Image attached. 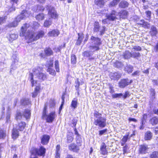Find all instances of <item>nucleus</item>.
<instances>
[{"label":"nucleus","instance_id":"obj_1","mask_svg":"<svg viewBox=\"0 0 158 158\" xmlns=\"http://www.w3.org/2000/svg\"><path fill=\"white\" fill-rule=\"evenodd\" d=\"M29 24H24L21 27V32L20 34V35L21 36H23L25 35L26 39L29 40L28 43L35 41L44 37L45 33L42 31H38L35 33L33 31H30L28 30L26 34L27 29L29 27Z\"/></svg>","mask_w":158,"mask_h":158},{"label":"nucleus","instance_id":"obj_2","mask_svg":"<svg viewBox=\"0 0 158 158\" xmlns=\"http://www.w3.org/2000/svg\"><path fill=\"white\" fill-rule=\"evenodd\" d=\"M43 71V69L42 67L39 66H36L32 69L33 72L30 73L29 75V79L30 80L32 86H33L35 83H36L37 80L33 79V75L35 76V78L40 81H44L46 78V75L44 73H42Z\"/></svg>","mask_w":158,"mask_h":158},{"label":"nucleus","instance_id":"obj_3","mask_svg":"<svg viewBox=\"0 0 158 158\" xmlns=\"http://www.w3.org/2000/svg\"><path fill=\"white\" fill-rule=\"evenodd\" d=\"M90 42L92 45L89 46V48L92 52H94L100 49L99 46L102 44L100 38L92 36L90 39Z\"/></svg>","mask_w":158,"mask_h":158},{"label":"nucleus","instance_id":"obj_4","mask_svg":"<svg viewBox=\"0 0 158 158\" xmlns=\"http://www.w3.org/2000/svg\"><path fill=\"white\" fill-rule=\"evenodd\" d=\"M47 105L45 104L43 112L42 118L43 119H45L47 122L52 123L54 120L56 116L55 112H52L50 113L48 115H47Z\"/></svg>","mask_w":158,"mask_h":158},{"label":"nucleus","instance_id":"obj_5","mask_svg":"<svg viewBox=\"0 0 158 158\" xmlns=\"http://www.w3.org/2000/svg\"><path fill=\"white\" fill-rule=\"evenodd\" d=\"M46 149L43 146L39 148H33L31 151V154L35 155L43 156L45 155Z\"/></svg>","mask_w":158,"mask_h":158},{"label":"nucleus","instance_id":"obj_6","mask_svg":"<svg viewBox=\"0 0 158 158\" xmlns=\"http://www.w3.org/2000/svg\"><path fill=\"white\" fill-rule=\"evenodd\" d=\"M46 8L48 10V15L50 18L55 19L57 17L56 12L53 7L48 5L46 6Z\"/></svg>","mask_w":158,"mask_h":158},{"label":"nucleus","instance_id":"obj_7","mask_svg":"<svg viewBox=\"0 0 158 158\" xmlns=\"http://www.w3.org/2000/svg\"><path fill=\"white\" fill-rule=\"evenodd\" d=\"M106 119L103 117L99 119H94V124L96 126L102 128L105 127L106 125Z\"/></svg>","mask_w":158,"mask_h":158},{"label":"nucleus","instance_id":"obj_8","mask_svg":"<svg viewBox=\"0 0 158 158\" xmlns=\"http://www.w3.org/2000/svg\"><path fill=\"white\" fill-rule=\"evenodd\" d=\"M132 82L131 80L129 81L127 79H122L118 83V86L120 88H124L131 83Z\"/></svg>","mask_w":158,"mask_h":158},{"label":"nucleus","instance_id":"obj_9","mask_svg":"<svg viewBox=\"0 0 158 158\" xmlns=\"http://www.w3.org/2000/svg\"><path fill=\"white\" fill-rule=\"evenodd\" d=\"M29 14L26 11H22L21 14L17 16L15 20L18 23L21 20L25 18L28 17Z\"/></svg>","mask_w":158,"mask_h":158},{"label":"nucleus","instance_id":"obj_10","mask_svg":"<svg viewBox=\"0 0 158 158\" xmlns=\"http://www.w3.org/2000/svg\"><path fill=\"white\" fill-rule=\"evenodd\" d=\"M69 149L71 151L75 152H78L80 150L79 146L74 143H71L68 146Z\"/></svg>","mask_w":158,"mask_h":158},{"label":"nucleus","instance_id":"obj_11","mask_svg":"<svg viewBox=\"0 0 158 158\" xmlns=\"http://www.w3.org/2000/svg\"><path fill=\"white\" fill-rule=\"evenodd\" d=\"M59 34V30L57 29H55L49 31L48 33V35L49 36L56 37L58 36Z\"/></svg>","mask_w":158,"mask_h":158},{"label":"nucleus","instance_id":"obj_12","mask_svg":"<svg viewBox=\"0 0 158 158\" xmlns=\"http://www.w3.org/2000/svg\"><path fill=\"white\" fill-rule=\"evenodd\" d=\"M50 136L47 135H43L41 140V143L43 145L47 144L49 142Z\"/></svg>","mask_w":158,"mask_h":158},{"label":"nucleus","instance_id":"obj_13","mask_svg":"<svg viewBox=\"0 0 158 158\" xmlns=\"http://www.w3.org/2000/svg\"><path fill=\"white\" fill-rule=\"evenodd\" d=\"M14 126H16V129H17V130L22 131L24 129L26 126V123L24 122H21L19 123L17 126V125H15Z\"/></svg>","mask_w":158,"mask_h":158},{"label":"nucleus","instance_id":"obj_14","mask_svg":"<svg viewBox=\"0 0 158 158\" xmlns=\"http://www.w3.org/2000/svg\"><path fill=\"white\" fill-rule=\"evenodd\" d=\"M116 12L112 10L111 13L107 15V19L110 20L114 21L116 19Z\"/></svg>","mask_w":158,"mask_h":158},{"label":"nucleus","instance_id":"obj_15","mask_svg":"<svg viewBox=\"0 0 158 158\" xmlns=\"http://www.w3.org/2000/svg\"><path fill=\"white\" fill-rule=\"evenodd\" d=\"M106 146L104 143H102L100 147V151L101 154L105 155L107 154V152L106 149Z\"/></svg>","mask_w":158,"mask_h":158},{"label":"nucleus","instance_id":"obj_16","mask_svg":"<svg viewBox=\"0 0 158 158\" xmlns=\"http://www.w3.org/2000/svg\"><path fill=\"white\" fill-rule=\"evenodd\" d=\"M158 32V29L154 25L152 26L151 27L150 33L152 36H155Z\"/></svg>","mask_w":158,"mask_h":158},{"label":"nucleus","instance_id":"obj_17","mask_svg":"<svg viewBox=\"0 0 158 158\" xmlns=\"http://www.w3.org/2000/svg\"><path fill=\"white\" fill-rule=\"evenodd\" d=\"M16 126H13V128L12 133V137L13 139H16L19 135V133L17 129H16Z\"/></svg>","mask_w":158,"mask_h":158},{"label":"nucleus","instance_id":"obj_18","mask_svg":"<svg viewBox=\"0 0 158 158\" xmlns=\"http://www.w3.org/2000/svg\"><path fill=\"white\" fill-rule=\"evenodd\" d=\"M121 77V74L118 73H111L110 74L111 79L113 80H118Z\"/></svg>","mask_w":158,"mask_h":158},{"label":"nucleus","instance_id":"obj_19","mask_svg":"<svg viewBox=\"0 0 158 158\" xmlns=\"http://www.w3.org/2000/svg\"><path fill=\"white\" fill-rule=\"evenodd\" d=\"M148 146L146 145H141L140 146L139 151L141 153L145 154L148 151Z\"/></svg>","mask_w":158,"mask_h":158},{"label":"nucleus","instance_id":"obj_20","mask_svg":"<svg viewBox=\"0 0 158 158\" xmlns=\"http://www.w3.org/2000/svg\"><path fill=\"white\" fill-rule=\"evenodd\" d=\"M73 140V134L71 132H68L67 135V142L68 143H71Z\"/></svg>","mask_w":158,"mask_h":158},{"label":"nucleus","instance_id":"obj_21","mask_svg":"<svg viewBox=\"0 0 158 158\" xmlns=\"http://www.w3.org/2000/svg\"><path fill=\"white\" fill-rule=\"evenodd\" d=\"M149 122L152 126H154L158 124V117L156 116L152 117L150 119Z\"/></svg>","mask_w":158,"mask_h":158},{"label":"nucleus","instance_id":"obj_22","mask_svg":"<svg viewBox=\"0 0 158 158\" xmlns=\"http://www.w3.org/2000/svg\"><path fill=\"white\" fill-rule=\"evenodd\" d=\"M152 137V133L149 131L146 132L144 135V139L145 140H150Z\"/></svg>","mask_w":158,"mask_h":158},{"label":"nucleus","instance_id":"obj_23","mask_svg":"<svg viewBox=\"0 0 158 158\" xmlns=\"http://www.w3.org/2000/svg\"><path fill=\"white\" fill-rule=\"evenodd\" d=\"M118 15L120 18L125 19L127 17L128 15V12L126 10H123L121 11L118 13Z\"/></svg>","mask_w":158,"mask_h":158},{"label":"nucleus","instance_id":"obj_24","mask_svg":"<svg viewBox=\"0 0 158 158\" xmlns=\"http://www.w3.org/2000/svg\"><path fill=\"white\" fill-rule=\"evenodd\" d=\"M128 3L125 0L121 1L119 5V7L121 8H126L128 6Z\"/></svg>","mask_w":158,"mask_h":158},{"label":"nucleus","instance_id":"obj_25","mask_svg":"<svg viewBox=\"0 0 158 158\" xmlns=\"http://www.w3.org/2000/svg\"><path fill=\"white\" fill-rule=\"evenodd\" d=\"M60 145H57L56 147L55 158H60Z\"/></svg>","mask_w":158,"mask_h":158},{"label":"nucleus","instance_id":"obj_26","mask_svg":"<svg viewBox=\"0 0 158 158\" xmlns=\"http://www.w3.org/2000/svg\"><path fill=\"white\" fill-rule=\"evenodd\" d=\"M123 56L125 59H128L131 57V53L129 51H126L123 53Z\"/></svg>","mask_w":158,"mask_h":158},{"label":"nucleus","instance_id":"obj_27","mask_svg":"<svg viewBox=\"0 0 158 158\" xmlns=\"http://www.w3.org/2000/svg\"><path fill=\"white\" fill-rule=\"evenodd\" d=\"M133 67L130 65L127 64L124 68V70L128 73H131L133 71Z\"/></svg>","mask_w":158,"mask_h":158},{"label":"nucleus","instance_id":"obj_28","mask_svg":"<svg viewBox=\"0 0 158 158\" xmlns=\"http://www.w3.org/2000/svg\"><path fill=\"white\" fill-rule=\"evenodd\" d=\"M30 115V110L28 109L26 110L23 114V116L26 119L29 118Z\"/></svg>","mask_w":158,"mask_h":158},{"label":"nucleus","instance_id":"obj_29","mask_svg":"<svg viewBox=\"0 0 158 158\" xmlns=\"http://www.w3.org/2000/svg\"><path fill=\"white\" fill-rule=\"evenodd\" d=\"M94 28L93 30L94 32H97L99 31L100 30V26L99 23L98 22H95L94 23Z\"/></svg>","mask_w":158,"mask_h":158},{"label":"nucleus","instance_id":"obj_30","mask_svg":"<svg viewBox=\"0 0 158 158\" xmlns=\"http://www.w3.org/2000/svg\"><path fill=\"white\" fill-rule=\"evenodd\" d=\"M78 39L76 42V44L77 45H79L82 42V40L84 38V36L82 34H80L79 33L78 34Z\"/></svg>","mask_w":158,"mask_h":158},{"label":"nucleus","instance_id":"obj_31","mask_svg":"<svg viewBox=\"0 0 158 158\" xmlns=\"http://www.w3.org/2000/svg\"><path fill=\"white\" fill-rule=\"evenodd\" d=\"M18 37V35L15 34H11L9 35V40L10 42H12L13 40L17 39Z\"/></svg>","mask_w":158,"mask_h":158},{"label":"nucleus","instance_id":"obj_32","mask_svg":"<svg viewBox=\"0 0 158 158\" xmlns=\"http://www.w3.org/2000/svg\"><path fill=\"white\" fill-rule=\"evenodd\" d=\"M40 89V87L39 86H36L35 89L34 91L32 93V97L33 98L35 97L39 93Z\"/></svg>","mask_w":158,"mask_h":158},{"label":"nucleus","instance_id":"obj_33","mask_svg":"<svg viewBox=\"0 0 158 158\" xmlns=\"http://www.w3.org/2000/svg\"><path fill=\"white\" fill-rule=\"evenodd\" d=\"M52 23V21L49 19V20H46L45 21L44 26L46 27H49L51 25Z\"/></svg>","mask_w":158,"mask_h":158},{"label":"nucleus","instance_id":"obj_34","mask_svg":"<svg viewBox=\"0 0 158 158\" xmlns=\"http://www.w3.org/2000/svg\"><path fill=\"white\" fill-rule=\"evenodd\" d=\"M36 19L39 21L42 20L44 19V15L43 13L39 14L35 17Z\"/></svg>","mask_w":158,"mask_h":158},{"label":"nucleus","instance_id":"obj_35","mask_svg":"<svg viewBox=\"0 0 158 158\" xmlns=\"http://www.w3.org/2000/svg\"><path fill=\"white\" fill-rule=\"evenodd\" d=\"M44 52L46 55L50 56L52 54V51L50 48H46L44 50Z\"/></svg>","mask_w":158,"mask_h":158},{"label":"nucleus","instance_id":"obj_36","mask_svg":"<svg viewBox=\"0 0 158 158\" xmlns=\"http://www.w3.org/2000/svg\"><path fill=\"white\" fill-rule=\"evenodd\" d=\"M21 104L23 105H27L30 104V101L28 98H24L22 99L21 101Z\"/></svg>","mask_w":158,"mask_h":158},{"label":"nucleus","instance_id":"obj_37","mask_svg":"<svg viewBox=\"0 0 158 158\" xmlns=\"http://www.w3.org/2000/svg\"><path fill=\"white\" fill-rule=\"evenodd\" d=\"M140 56L141 55L139 52H135L131 53V57L136 59H138V58L140 57Z\"/></svg>","mask_w":158,"mask_h":158},{"label":"nucleus","instance_id":"obj_38","mask_svg":"<svg viewBox=\"0 0 158 158\" xmlns=\"http://www.w3.org/2000/svg\"><path fill=\"white\" fill-rule=\"evenodd\" d=\"M18 23L15 20L8 24L7 26L9 27H15L18 25Z\"/></svg>","mask_w":158,"mask_h":158},{"label":"nucleus","instance_id":"obj_39","mask_svg":"<svg viewBox=\"0 0 158 158\" xmlns=\"http://www.w3.org/2000/svg\"><path fill=\"white\" fill-rule=\"evenodd\" d=\"M6 135V131L1 129H0V138L4 139Z\"/></svg>","mask_w":158,"mask_h":158},{"label":"nucleus","instance_id":"obj_40","mask_svg":"<svg viewBox=\"0 0 158 158\" xmlns=\"http://www.w3.org/2000/svg\"><path fill=\"white\" fill-rule=\"evenodd\" d=\"M94 2L96 5L100 6L103 5L104 3V1L102 0H95Z\"/></svg>","mask_w":158,"mask_h":158},{"label":"nucleus","instance_id":"obj_41","mask_svg":"<svg viewBox=\"0 0 158 158\" xmlns=\"http://www.w3.org/2000/svg\"><path fill=\"white\" fill-rule=\"evenodd\" d=\"M94 116L96 118V119H99L102 117L101 114L98 111H96L94 112ZM96 119V118H95Z\"/></svg>","mask_w":158,"mask_h":158},{"label":"nucleus","instance_id":"obj_42","mask_svg":"<svg viewBox=\"0 0 158 158\" xmlns=\"http://www.w3.org/2000/svg\"><path fill=\"white\" fill-rule=\"evenodd\" d=\"M36 9L35 12H39V11H43L44 10V8L41 6L38 5L35 7V9Z\"/></svg>","mask_w":158,"mask_h":158},{"label":"nucleus","instance_id":"obj_43","mask_svg":"<svg viewBox=\"0 0 158 158\" xmlns=\"http://www.w3.org/2000/svg\"><path fill=\"white\" fill-rule=\"evenodd\" d=\"M92 55L93 54L92 53V52L89 51H85L83 53V55L84 56L86 57H89Z\"/></svg>","mask_w":158,"mask_h":158},{"label":"nucleus","instance_id":"obj_44","mask_svg":"<svg viewBox=\"0 0 158 158\" xmlns=\"http://www.w3.org/2000/svg\"><path fill=\"white\" fill-rule=\"evenodd\" d=\"M55 67L56 71L58 72H60V69L59 67V62L58 60H56L55 62Z\"/></svg>","mask_w":158,"mask_h":158},{"label":"nucleus","instance_id":"obj_45","mask_svg":"<svg viewBox=\"0 0 158 158\" xmlns=\"http://www.w3.org/2000/svg\"><path fill=\"white\" fill-rule=\"evenodd\" d=\"M77 122H73V126L72 127H75L74 128V130L75 131V134L77 135V137H80V135L78 133L77 131V129L75 127L76 124Z\"/></svg>","mask_w":158,"mask_h":158},{"label":"nucleus","instance_id":"obj_46","mask_svg":"<svg viewBox=\"0 0 158 158\" xmlns=\"http://www.w3.org/2000/svg\"><path fill=\"white\" fill-rule=\"evenodd\" d=\"M47 71L51 75H56V73L55 70L52 69L48 68L47 69Z\"/></svg>","mask_w":158,"mask_h":158},{"label":"nucleus","instance_id":"obj_47","mask_svg":"<svg viewBox=\"0 0 158 158\" xmlns=\"http://www.w3.org/2000/svg\"><path fill=\"white\" fill-rule=\"evenodd\" d=\"M71 62L73 64H75L76 63V57L74 54L72 55L71 56Z\"/></svg>","mask_w":158,"mask_h":158},{"label":"nucleus","instance_id":"obj_48","mask_svg":"<svg viewBox=\"0 0 158 158\" xmlns=\"http://www.w3.org/2000/svg\"><path fill=\"white\" fill-rule=\"evenodd\" d=\"M76 141L78 144V146H79L81 145V143L82 142V140L81 138L80 137H76Z\"/></svg>","mask_w":158,"mask_h":158},{"label":"nucleus","instance_id":"obj_49","mask_svg":"<svg viewBox=\"0 0 158 158\" xmlns=\"http://www.w3.org/2000/svg\"><path fill=\"white\" fill-rule=\"evenodd\" d=\"M22 118V114L19 112H17L15 118L17 120H20Z\"/></svg>","mask_w":158,"mask_h":158},{"label":"nucleus","instance_id":"obj_50","mask_svg":"<svg viewBox=\"0 0 158 158\" xmlns=\"http://www.w3.org/2000/svg\"><path fill=\"white\" fill-rule=\"evenodd\" d=\"M77 100H73L71 103V106L75 109L77 106Z\"/></svg>","mask_w":158,"mask_h":158},{"label":"nucleus","instance_id":"obj_51","mask_svg":"<svg viewBox=\"0 0 158 158\" xmlns=\"http://www.w3.org/2000/svg\"><path fill=\"white\" fill-rule=\"evenodd\" d=\"M120 0H113L112 2H111L110 4V6H114L115 5H117L118 2H119Z\"/></svg>","mask_w":158,"mask_h":158},{"label":"nucleus","instance_id":"obj_52","mask_svg":"<svg viewBox=\"0 0 158 158\" xmlns=\"http://www.w3.org/2000/svg\"><path fill=\"white\" fill-rule=\"evenodd\" d=\"M150 158H158V152H154L150 156Z\"/></svg>","mask_w":158,"mask_h":158},{"label":"nucleus","instance_id":"obj_53","mask_svg":"<svg viewBox=\"0 0 158 158\" xmlns=\"http://www.w3.org/2000/svg\"><path fill=\"white\" fill-rule=\"evenodd\" d=\"M107 131L108 130L107 129L99 131H98L99 135L101 136L105 134L107 132Z\"/></svg>","mask_w":158,"mask_h":158},{"label":"nucleus","instance_id":"obj_54","mask_svg":"<svg viewBox=\"0 0 158 158\" xmlns=\"http://www.w3.org/2000/svg\"><path fill=\"white\" fill-rule=\"evenodd\" d=\"M147 118V115L146 114H144L142 119V124H144Z\"/></svg>","mask_w":158,"mask_h":158},{"label":"nucleus","instance_id":"obj_55","mask_svg":"<svg viewBox=\"0 0 158 158\" xmlns=\"http://www.w3.org/2000/svg\"><path fill=\"white\" fill-rule=\"evenodd\" d=\"M129 134H128L126 135L123 136L122 139V141L124 142V143H125L127 141V139H129Z\"/></svg>","mask_w":158,"mask_h":158},{"label":"nucleus","instance_id":"obj_56","mask_svg":"<svg viewBox=\"0 0 158 158\" xmlns=\"http://www.w3.org/2000/svg\"><path fill=\"white\" fill-rule=\"evenodd\" d=\"M123 94L122 93L120 94H113L112 96L114 98H121L123 97Z\"/></svg>","mask_w":158,"mask_h":158},{"label":"nucleus","instance_id":"obj_57","mask_svg":"<svg viewBox=\"0 0 158 158\" xmlns=\"http://www.w3.org/2000/svg\"><path fill=\"white\" fill-rule=\"evenodd\" d=\"M75 83L76 84L75 86L76 88V90H77L78 89L80 86V81L78 79H77Z\"/></svg>","mask_w":158,"mask_h":158},{"label":"nucleus","instance_id":"obj_58","mask_svg":"<svg viewBox=\"0 0 158 158\" xmlns=\"http://www.w3.org/2000/svg\"><path fill=\"white\" fill-rule=\"evenodd\" d=\"M108 86L109 89L110 90V93L112 94L114 92V87L113 86L110 84H108Z\"/></svg>","mask_w":158,"mask_h":158},{"label":"nucleus","instance_id":"obj_59","mask_svg":"<svg viewBox=\"0 0 158 158\" xmlns=\"http://www.w3.org/2000/svg\"><path fill=\"white\" fill-rule=\"evenodd\" d=\"M49 106L50 107H52L55 106V101L54 100L51 99L49 101Z\"/></svg>","mask_w":158,"mask_h":158},{"label":"nucleus","instance_id":"obj_60","mask_svg":"<svg viewBox=\"0 0 158 158\" xmlns=\"http://www.w3.org/2000/svg\"><path fill=\"white\" fill-rule=\"evenodd\" d=\"M133 49L137 51H140L142 48L141 47L139 46H134L133 47Z\"/></svg>","mask_w":158,"mask_h":158},{"label":"nucleus","instance_id":"obj_61","mask_svg":"<svg viewBox=\"0 0 158 158\" xmlns=\"http://www.w3.org/2000/svg\"><path fill=\"white\" fill-rule=\"evenodd\" d=\"M130 95V94H129V92L128 91H127L125 92V94L124 95H123V97L125 99L127 97H129Z\"/></svg>","mask_w":158,"mask_h":158},{"label":"nucleus","instance_id":"obj_62","mask_svg":"<svg viewBox=\"0 0 158 158\" xmlns=\"http://www.w3.org/2000/svg\"><path fill=\"white\" fill-rule=\"evenodd\" d=\"M6 19L5 17H0V25L2 24L5 21Z\"/></svg>","mask_w":158,"mask_h":158},{"label":"nucleus","instance_id":"obj_63","mask_svg":"<svg viewBox=\"0 0 158 158\" xmlns=\"http://www.w3.org/2000/svg\"><path fill=\"white\" fill-rule=\"evenodd\" d=\"M105 26H102V29L100 31V32L101 33V35H102L104 33V32L105 31Z\"/></svg>","mask_w":158,"mask_h":158},{"label":"nucleus","instance_id":"obj_64","mask_svg":"<svg viewBox=\"0 0 158 158\" xmlns=\"http://www.w3.org/2000/svg\"><path fill=\"white\" fill-rule=\"evenodd\" d=\"M151 94L152 96L153 99L155 98V92L154 90L153 89H152L151 90Z\"/></svg>","mask_w":158,"mask_h":158}]
</instances>
